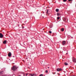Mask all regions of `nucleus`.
<instances>
[{
	"instance_id": "nucleus-1",
	"label": "nucleus",
	"mask_w": 76,
	"mask_h": 76,
	"mask_svg": "<svg viewBox=\"0 0 76 76\" xmlns=\"http://www.w3.org/2000/svg\"><path fill=\"white\" fill-rule=\"evenodd\" d=\"M18 69V67H16V66H13L12 68V70H13V71H15L16 70H17Z\"/></svg>"
},
{
	"instance_id": "nucleus-2",
	"label": "nucleus",
	"mask_w": 76,
	"mask_h": 76,
	"mask_svg": "<svg viewBox=\"0 0 76 76\" xmlns=\"http://www.w3.org/2000/svg\"><path fill=\"white\" fill-rule=\"evenodd\" d=\"M51 10H47L46 12L47 14H50V13H51Z\"/></svg>"
},
{
	"instance_id": "nucleus-3",
	"label": "nucleus",
	"mask_w": 76,
	"mask_h": 76,
	"mask_svg": "<svg viewBox=\"0 0 76 76\" xmlns=\"http://www.w3.org/2000/svg\"><path fill=\"white\" fill-rule=\"evenodd\" d=\"M72 61L74 62V63H76V59L74 57H72Z\"/></svg>"
},
{
	"instance_id": "nucleus-4",
	"label": "nucleus",
	"mask_w": 76,
	"mask_h": 76,
	"mask_svg": "<svg viewBox=\"0 0 76 76\" xmlns=\"http://www.w3.org/2000/svg\"><path fill=\"white\" fill-rule=\"evenodd\" d=\"M61 70H62V69L61 68H58L57 69V72H59L60 71H61Z\"/></svg>"
},
{
	"instance_id": "nucleus-5",
	"label": "nucleus",
	"mask_w": 76,
	"mask_h": 76,
	"mask_svg": "<svg viewBox=\"0 0 76 76\" xmlns=\"http://www.w3.org/2000/svg\"><path fill=\"white\" fill-rule=\"evenodd\" d=\"M8 55L9 57H11L12 56V53L11 52H9Z\"/></svg>"
},
{
	"instance_id": "nucleus-6",
	"label": "nucleus",
	"mask_w": 76,
	"mask_h": 76,
	"mask_svg": "<svg viewBox=\"0 0 76 76\" xmlns=\"http://www.w3.org/2000/svg\"><path fill=\"white\" fill-rule=\"evenodd\" d=\"M3 37V35L1 33H0V38H2Z\"/></svg>"
},
{
	"instance_id": "nucleus-7",
	"label": "nucleus",
	"mask_w": 76,
	"mask_h": 76,
	"mask_svg": "<svg viewBox=\"0 0 76 76\" xmlns=\"http://www.w3.org/2000/svg\"><path fill=\"white\" fill-rule=\"evenodd\" d=\"M56 12H58L59 11V9H57L56 10Z\"/></svg>"
},
{
	"instance_id": "nucleus-8",
	"label": "nucleus",
	"mask_w": 76,
	"mask_h": 76,
	"mask_svg": "<svg viewBox=\"0 0 76 76\" xmlns=\"http://www.w3.org/2000/svg\"><path fill=\"white\" fill-rule=\"evenodd\" d=\"M66 44V42L65 41H64L62 42V44L63 45H64Z\"/></svg>"
},
{
	"instance_id": "nucleus-9",
	"label": "nucleus",
	"mask_w": 76,
	"mask_h": 76,
	"mask_svg": "<svg viewBox=\"0 0 76 76\" xmlns=\"http://www.w3.org/2000/svg\"><path fill=\"white\" fill-rule=\"evenodd\" d=\"M61 31L62 32L64 31V28H62L61 29Z\"/></svg>"
},
{
	"instance_id": "nucleus-10",
	"label": "nucleus",
	"mask_w": 76,
	"mask_h": 76,
	"mask_svg": "<svg viewBox=\"0 0 76 76\" xmlns=\"http://www.w3.org/2000/svg\"><path fill=\"white\" fill-rule=\"evenodd\" d=\"M64 64L65 65V66H67L68 65V64L66 62H65Z\"/></svg>"
},
{
	"instance_id": "nucleus-11",
	"label": "nucleus",
	"mask_w": 76,
	"mask_h": 76,
	"mask_svg": "<svg viewBox=\"0 0 76 76\" xmlns=\"http://www.w3.org/2000/svg\"><path fill=\"white\" fill-rule=\"evenodd\" d=\"M3 43H4V44H6V40L4 41L3 42Z\"/></svg>"
},
{
	"instance_id": "nucleus-12",
	"label": "nucleus",
	"mask_w": 76,
	"mask_h": 76,
	"mask_svg": "<svg viewBox=\"0 0 76 76\" xmlns=\"http://www.w3.org/2000/svg\"><path fill=\"white\" fill-rule=\"evenodd\" d=\"M30 76H34V75H36L35 74H30Z\"/></svg>"
},
{
	"instance_id": "nucleus-13",
	"label": "nucleus",
	"mask_w": 76,
	"mask_h": 76,
	"mask_svg": "<svg viewBox=\"0 0 76 76\" xmlns=\"http://www.w3.org/2000/svg\"><path fill=\"white\" fill-rule=\"evenodd\" d=\"M57 16H59V15H60V13L58 12L57 13Z\"/></svg>"
},
{
	"instance_id": "nucleus-14",
	"label": "nucleus",
	"mask_w": 76,
	"mask_h": 76,
	"mask_svg": "<svg viewBox=\"0 0 76 76\" xmlns=\"http://www.w3.org/2000/svg\"><path fill=\"white\" fill-rule=\"evenodd\" d=\"M57 19L58 20H59V19H60V17H57Z\"/></svg>"
},
{
	"instance_id": "nucleus-15",
	"label": "nucleus",
	"mask_w": 76,
	"mask_h": 76,
	"mask_svg": "<svg viewBox=\"0 0 76 76\" xmlns=\"http://www.w3.org/2000/svg\"><path fill=\"white\" fill-rule=\"evenodd\" d=\"M45 72L46 73H48V70H46V71H45Z\"/></svg>"
},
{
	"instance_id": "nucleus-16",
	"label": "nucleus",
	"mask_w": 76,
	"mask_h": 76,
	"mask_svg": "<svg viewBox=\"0 0 76 76\" xmlns=\"http://www.w3.org/2000/svg\"><path fill=\"white\" fill-rule=\"evenodd\" d=\"M49 32L50 33V34H51L52 33V32H51V31H49Z\"/></svg>"
},
{
	"instance_id": "nucleus-17",
	"label": "nucleus",
	"mask_w": 76,
	"mask_h": 76,
	"mask_svg": "<svg viewBox=\"0 0 76 76\" xmlns=\"http://www.w3.org/2000/svg\"><path fill=\"white\" fill-rule=\"evenodd\" d=\"M66 0H63L64 2H66Z\"/></svg>"
},
{
	"instance_id": "nucleus-18",
	"label": "nucleus",
	"mask_w": 76,
	"mask_h": 76,
	"mask_svg": "<svg viewBox=\"0 0 76 76\" xmlns=\"http://www.w3.org/2000/svg\"><path fill=\"white\" fill-rule=\"evenodd\" d=\"M39 76H43V75H42V74H41Z\"/></svg>"
},
{
	"instance_id": "nucleus-19",
	"label": "nucleus",
	"mask_w": 76,
	"mask_h": 76,
	"mask_svg": "<svg viewBox=\"0 0 76 76\" xmlns=\"http://www.w3.org/2000/svg\"><path fill=\"white\" fill-rule=\"evenodd\" d=\"M72 0H68L69 1H72Z\"/></svg>"
},
{
	"instance_id": "nucleus-20",
	"label": "nucleus",
	"mask_w": 76,
	"mask_h": 76,
	"mask_svg": "<svg viewBox=\"0 0 76 76\" xmlns=\"http://www.w3.org/2000/svg\"><path fill=\"white\" fill-rule=\"evenodd\" d=\"M2 72H0V74H1L2 73Z\"/></svg>"
},
{
	"instance_id": "nucleus-21",
	"label": "nucleus",
	"mask_w": 76,
	"mask_h": 76,
	"mask_svg": "<svg viewBox=\"0 0 76 76\" xmlns=\"http://www.w3.org/2000/svg\"><path fill=\"white\" fill-rule=\"evenodd\" d=\"M64 22H66V20H64Z\"/></svg>"
},
{
	"instance_id": "nucleus-22",
	"label": "nucleus",
	"mask_w": 76,
	"mask_h": 76,
	"mask_svg": "<svg viewBox=\"0 0 76 76\" xmlns=\"http://www.w3.org/2000/svg\"><path fill=\"white\" fill-rule=\"evenodd\" d=\"M22 28H24V27H23Z\"/></svg>"
},
{
	"instance_id": "nucleus-23",
	"label": "nucleus",
	"mask_w": 76,
	"mask_h": 76,
	"mask_svg": "<svg viewBox=\"0 0 76 76\" xmlns=\"http://www.w3.org/2000/svg\"><path fill=\"white\" fill-rule=\"evenodd\" d=\"M48 69H49V67H48Z\"/></svg>"
},
{
	"instance_id": "nucleus-24",
	"label": "nucleus",
	"mask_w": 76,
	"mask_h": 76,
	"mask_svg": "<svg viewBox=\"0 0 76 76\" xmlns=\"http://www.w3.org/2000/svg\"><path fill=\"white\" fill-rule=\"evenodd\" d=\"M43 30H44V29H43Z\"/></svg>"
},
{
	"instance_id": "nucleus-25",
	"label": "nucleus",
	"mask_w": 76,
	"mask_h": 76,
	"mask_svg": "<svg viewBox=\"0 0 76 76\" xmlns=\"http://www.w3.org/2000/svg\"><path fill=\"white\" fill-rule=\"evenodd\" d=\"M27 74H26V75H27Z\"/></svg>"
}]
</instances>
